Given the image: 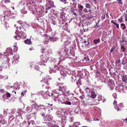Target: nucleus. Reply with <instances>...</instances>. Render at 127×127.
Segmentation results:
<instances>
[{
  "instance_id": "nucleus-63",
  "label": "nucleus",
  "mask_w": 127,
  "mask_h": 127,
  "mask_svg": "<svg viewBox=\"0 0 127 127\" xmlns=\"http://www.w3.org/2000/svg\"><path fill=\"white\" fill-rule=\"evenodd\" d=\"M121 62V61L119 59L117 60H116L115 62V63L116 64H119Z\"/></svg>"
},
{
  "instance_id": "nucleus-47",
  "label": "nucleus",
  "mask_w": 127,
  "mask_h": 127,
  "mask_svg": "<svg viewBox=\"0 0 127 127\" xmlns=\"http://www.w3.org/2000/svg\"><path fill=\"white\" fill-rule=\"evenodd\" d=\"M100 41V40L99 38L97 39H95L93 41V42L95 44H96L97 43H98Z\"/></svg>"
},
{
  "instance_id": "nucleus-52",
  "label": "nucleus",
  "mask_w": 127,
  "mask_h": 127,
  "mask_svg": "<svg viewBox=\"0 0 127 127\" xmlns=\"http://www.w3.org/2000/svg\"><path fill=\"white\" fill-rule=\"evenodd\" d=\"M70 4L71 5H73V8H75L77 5V3H76V1H75V2H73V3H71V2L70 3Z\"/></svg>"
},
{
  "instance_id": "nucleus-57",
  "label": "nucleus",
  "mask_w": 127,
  "mask_h": 127,
  "mask_svg": "<svg viewBox=\"0 0 127 127\" xmlns=\"http://www.w3.org/2000/svg\"><path fill=\"white\" fill-rule=\"evenodd\" d=\"M14 117L13 115L10 116L9 118V119L10 121H12L14 119Z\"/></svg>"
},
{
  "instance_id": "nucleus-11",
  "label": "nucleus",
  "mask_w": 127,
  "mask_h": 127,
  "mask_svg": "<svg viewBox=\"0 0 127 127\" xmlns=\"http://www.w3.org/2000/svg\"><path fill=\"white\" fill-rule=\"evenodd\" d=\"M18 23H19V24H20L21 25V26L22 27L21 28L20 27L19 28H18V26L16 27V29H18V30H21V29H22L23 28H24V27H27L29 26V25L28 24H26V22H23L21 21H18Z\"/></svg>"
},
{
  "instance_id": "nucleus-54",
  "label": "nucleus",
  "mask_w": 127,
  "mask_h": 127,
  "mask_svg": "<svg viewBox=\"0 0 127 127\" xmlns=\"http://www.w3.org/2000/svg\"><path fill=\"white\" fill-rule=\"evenodd\" d=\"M103 97L101 95H99L98 96V99L100 101V100H102Z\"/></svg>"
},
{
  "instance_id": "nucleus-48",
  "label": "nucleus",
  "mask_w": 127,
  "mask_h": 127,
  "mask_svg": "<svg viewBox=\"0 0 127 127\" xmlns=\"http://www.w3.org/2000/svg\"><path fill=\"white\" fill-rule=\"evenodd\" d=\"M62 118H61V120L62 121H64V122H66L67 121V117L64 116V117H62Z\"/></svg>"
},
{
  "instance_id": "nucleus-3",
  "label": "nucleus",
  "mask_w": 127,
  "mask_h": 127,
  "mask_svg": "<svg viewBox=\"0 0 127 127\" xmlns=\"http://www.w3.org/2000/svg\"><path fill=\"white\" fill-rule=\"evenodd\" d=\"M58 88L55 90L54 93H50L49 91H46V94L48 96L50 97L51 96L54 99H56L58 93H61L64 92L65 90V87L63 86L62 83H61L58 85Z\"/></svg>"
},
{
  "instance_id": "nucleus-58",
  "label": "nucleus",
  "mask_w": 127,
  "mask_h": 127,
  "mask_svg": "<svg viewBox=\"0 0 127 127\" xmlns=\"http://www.w3.org/2000/svg\"><path fill=\"white\" fill-rule=\"evenodd\" d=\"M70 54L73 56H74V55H75V53L74 51L71 50L70 51Z\"/></svg>"
},
{
  "instance_id": "nucleus-4",
  "label": "nucleus",
  "mask_w": 127,
  "mask_h": 127,
  "mask_svg": "<svg viewBox=\"0 0 127 127\" xmlns=\"http://www.w3.org/2000/svg\"><path fill=\"white\" fill-rule=\"evenodd\" d=\"M62 85L63 86L65 87V91L61 93H58L57 97L56 99H54V100L55 101L56 100H58L62 104H64V102H65L67 100H68V97L67 96L63 94L65 93V92L66 89V86H65L63 83H62Z\"/></svg>"
},
{
  "instance_id": "nucleus-33",
  "label": "nucleus",
  "mask_w": 127,
  "mask_h": 127,
  "mask_svg": "<svg viewBox=\"0 0 127 127\" xmlns=\"http://www.w3.org/2000/svg\"><path fill=\"white\" fill-rule=\"evenodd\" d=\"M70 10L73 14H74L76 16H77L78 15L77 13L75 12V10L74 8L73 7H71Z\"/></svg>"
},
{
  "instance_id": "nucleus-61",
  "label": "nucleus",
  "mask_w": 127,
  "mask_h": 127,
  "mask_svg": "<svg viewBox=\"0 0 127 127\" xmlns=\"http://www.w3.org/2000/svg\"><path fill=\"white\" fill-rule=\"evenodd\" d=\"M86 7L87 8H89L91 7V4H86Z\"/></svg>"
},
{
  "instance_id": "nucleus-32",
  "label": "nucleus",
  "mask_w": 127,
  "mask_h": 127,
  "mask_svg": "<svg viewBox=\"0 0 127 127\" xmlns=\"http://www.w3.org/2000/svg\"><path fill=\"white\" fill-rule=\"evenodd\" d=\"M53 117L52 116L48 115H47L46 117V119L48 121H51L52 120Z\"/></svg>"
},
{
  "instance_id": "nucleus-12",
  "label": "nucleus",
  "mask_w": 127,
  "mask_h": 127,
  "mask_svg": "<svg viewBox=\"0 0 127 127\" xmlns=\"http://www.w3.org/2000/svg\"><path fill=\"white\" fill-rule=\"evenodd\" d=\"M81 101L83 102L82 105L84 106H86L87 105H88L89 106L94 105L93 102V101L92 99H89L85 103L84 102V101H83L82 100Z\"/></svg>"
},
{
  "instance_id": "nucleus-8",
  "label": "nucleus",
  "mask_w": 127,
  "mask_h": 127,
  "mask_svg": "<svg viewBox=\"0 0 127 127\" xmlns=\"http://www.w3.org/2000/svg\"><path fill=\"white\" fill-rule=\"evenodd\" d=\"M55 32H53L52 33L51 36H50L49 37V39L51 41L53 42L56 41L58 39V38L55 37ZM45 37L47 38L48 39V35H45Z\"/></svg>"
},
{
  "instance_id": "nucleus-51",
  "label": "nucleus",
  "mask_w": 127,
  "mask_h": 127,
  "mask_svg": "<svg viewBox=\"0 0 127 127\" xmlns=\"http://www.w3.org/2000/svg\"><path fill=\"white\" fill-rule=\"evenodd\" d=\"M7 123V121L5 120H2L0 121V123L3 125L6 124Z\"/></svg>"
},
{
  "instance_id": "nucleus-42",
  "label": "nucleus",
  "mask_w": 127,
  "mask_h": 127,
  "mask_svg": "<svg viewBox=\"0 0 127 127\" xmlns=\"http://www.w3.org/2000/svg\"><path fill=\"white\" fill-rule=\"evenodd\" d=\"M58 25L60 27H61L63 26L62 25H63L64 23L62 22V21H61L60 20L58 19Z\"/></svg>"
},
{
  "instance_id": "nucleus-53",
  "label": "nucleus",
  "mask_w": 127,
  "mask_h": 127,
  "mask_svg": "<svg viewBox=\"0 0 127 127\" xmlns=\"http://www.w3.org/2000/svg\"><path fill=\"white\" fill-rule=\"evenodd\" d=\"M64 102V104H65L69 105H70L71 104V103L70 101H68V100H67L65 102Z\"/></svg>"
},
{
  "instance_id": "nucleus-2",
  "label": "nucleus",
  "mask_w": 127,
  "mask_h": 127,
  "mask_svg": "<svg viewBox=\"0 0 127 127\" xmlns=\"http://www.w3.org/2000/svg\"><path fill=\"white\" fill-rule=\"evenodd\" d=\"M58 88L55 90L54 93H50L49 91H46V94L48 96L50 97L51 96L54 99H56L58 93H61L64 92L65 90V87L63 86L62 83H61L58 85Z\"/></svg>"
},
{
  "instance_id": "nucleus-56",
  "label": "nucleus",
  "mask_w": 127,
  "mask_h": 127,
  "mask_svg": "<svg viewBox=\"0 0 127 127\" xmlns=\"http://www.w3.org/2000/svg\"><path fill=\"white\" fill-rule=\"evenodd\" d=\"M121 50L123 52H124L125 51L126 48L124 46H122L121 47Z\"/></svg>"
},
{
  "instance_id": "nucleus-15",
  "label": "nucleus",
  "mask_w": 127,
  "mask_h": 127,
  "mask_svg": "<svg viewBox=\"0 0 127 127\" xmlns=\"http://www.w3.org/2000/svg\"><path fill=\"white\" fill-rule=\"evenodd\" d=\"M45 55L44 57L43 55H42L40 56L41 60V63L42 64L46 63L48 60L49 57H47L46 56L45 57Z\"/></svg>"
},
{
  "instance_id": "nucleus-64",
  "label": "nucleus",
  "mask_w": 127,
  "mask_h": 127,
  "mask_svg": "<svg viewBox=\"0 0 127 127\" xmlns=\"http://www.w3.org/2000/svg\"><path fill=\"white\" fill-rule=\"evenodd\" d=\"M70 119V122H73V120H74V118L72 116L69 117Z\"/></svg>"
},
{
  "instance_id": "nucleus-60",
  "label": "nucleus",
  "mask_w": 127,
  "mask_h": 127,
  "mask_svg": "<svg viewBox=\"0 0 127 127\" xmlns=\"http://www.w3.org/2000/svg\"><path fill=\"white\" fill-rule=\"evenodd\" d=\"M21 11L22 13L23 14H25L27 13V11L25 10L24 9L21 10Z\"/></svg>"
},
{
  "instance_id": "nucleus-62",
  "label": "nucleus",
  "mask_w": 127,
  "mask_h": 127,
  "mask_svg": "<svg viewBox=\"0 0 127 127\" xmlns=\"http://www.w3.org/2000/svg\"><path fill=\"white\" fill-rule=\"evenodd\" d=\"M126 65L123 66V68L124 69L126 70L127 69V60L126 61Z\"/></svg>"
},
{
  "instance_id": "nucleus-40",
  "label": "nucleus",
  "mask_w": 127,
  "mask_h": 127,
  "mask_svg": "<svg viewBox=\"0 0 127 127\" xmlns=\"http://www.w3.org/2000/svg\"><path fill=\"white\" fill-rule=\"evenodd\" d=\"M105 79L104 78L102 77L101 78H100L98 80V81L100 82H101L102 83H105Z\"/></svg>"
},
{
  "instance_id": "nucleus-43",
  "label": "nucleus",
  "mask_w": 127,
  "mask_h": 127,
  "mask_svg": "<svg viewBox=\"0 0 127 127\" xmlns=\"http://www.w3.org/2000/svg\"><path fill=\"white\" fill-rule=\"evenodd\" d=\"M35 62H31L29 64V66L31 68L33 67H34V66Z\"/></svg>"
},
{
  "instance_id": "nucleus-7",
  "label": "nucleus",
  "mask_w": 127,
  "mask_h": 127,
  "mask_svg": "<svg viewBox=\"0 0 127 127\" xmlns=\"http://www.w3.org/2000/svg\"><path fill=\"white\" fill-rule=\"evenodd\" d=\"M15 33L16 35L14 36V38L17 40H19L20 39L21 35L25 37L26 36V34L22 32V31L19 32V30H16Z\"/></svg>"
},
{
  "instance_id": "nucleus-21",
  "label": "nucleus",
  "mask_w": 127,
  "mask_h": 127,
  "mask_svg": "<svg viewBox=\"0 0 127 127\" xmlns=\"http://www.w3.org/2000/svg\"><path fill=\"white\" fill-rule=\"evenodd\" d=\"M42 63L39 62H37L36 61H35L34 68L36 70H37L39 67V66L42 64Z\"/></svg>"
},
{
  "instance_id": "nucleus-37",
  "label": "nucleus",
  "mask_w": 127,
  "mask_h": 127,
  "mask_svg": "<svg viewBox=\"0 0 127 127\" xmlns=\"http://www.w3.org/2000/svg\"><path fill=\"white\" fill-rule=\"evenodd\" d=\"M53 6L54 5H50V4H47L46 6V8L45 9L46 10H48L52 8Z\"/></svg>"
},
{
  "instance_id": "nucleus-39",
  "label": "nucleus",
  "mask_w": 127,
  "mask_h": 127,
  "mask_svg": "<svg viewBox=\"0 0 127 127\" xmlns=\"http://www.w3.org/2000/svg\"><path fill=\"white\" fill-rule=\"evenodd\" d=\"M93 101V104L94 105H96L99 103V101L97 99H92Z\"/></svg>"
},
{
  "instance_id": "nucleus-44",
  "label": "nucleus",
  "mask_w": 127,
  "mask_h": 127,
  "mask_svg": "<svg viewBox=\"0 0 127 127\" xmlns=\"http://www.w3.org/2000/svg\"><path fill=\"white\" fill-rule=\"evenodd\" d=\"M80 111L79 106H77L74 110V112L76 114H78Z\"/></svg>"
},
{
  "instance_id": "nucleus-16",
  "label": "nucleus",
  "mask_w": 127,
  "mask_h": 127,
  "mask_svg": "<svg viewBox=\"0 0 127 127\" xmlns=\"http://www.w3.org/2000/svg\"><path fill=\"white\" fill-rule=\"evenodd\" d=\"M96 95L95 94V92L92 90L90 93V94H89L88 96L86 97V99L88 100L89 98H88V97L89 98L90 97L92 98H94L96 97Z\"/></svg>"
},
{
  "instance_id": "nucleus-41",
  "label": "nucleus",
  "mask_w": 127,
  "mask_h": 127,
  "mask_svg": "<svg viewBox=\"0 0 127 127\" xmlns=\"http://www.w3.org/2000/svg\"><path fill=\"white\" fill-rule=\"evenodd\" d=\"M66 93V94L68 96H73L74 94L73 93H70V92L69 91H68L67 92H66V90H65V93Z\"/></svg>"
},
{
  "instance_id": "nucleus-14",
  "label": "nucleus",
  "mask_w": 127,
  "mask_h": 127,
  "mask_svg": "<svg viewBox=\"0 0 127 127\" xmlns=\"http://www.w3.org/2000/svg\"><path fill=\"white\" fill-rule=\"evenodd\" d=\"M43 79L44 80H43L41 81L42 82H45V84L44 85L42 84V87H43L44 85L46 86L47 85H48L49 84L48 83V79L51 80V78L49 77V76L48 75H46L45 77H44Z\"/></svg>"
},
{
  "instance_id": "nucleus-1",
  "label": "nucleus",
  "mask_w": 127,
  "mask_h": 127,
  "mask_svg": "<svg viewBox=\"0 0 127 127\" xmlns=\"http://www.w3.org/2000/svg\"><path fill=\"white\" fill-rule=\"evenodd\" d=\"M6 51V52H4V53H9L8 55H5L0 53V59H3V61L2 64L3 66L6 68H9L10 65V63H9L10 59L8 58L7 56L12 55L13 53L12 49L10 47L7 48Z\"/></svg>"
},
{
  "instance_id": "nucleus-36",
  "label": "nucleus",
  "mask_w": 127,
  "mask_h": 127,
  "mask_svg": "<svg viewBox=\"0 0 127 127\" xmlns=\"http://www.w3.org/2000/svg\"><path fill=\"white\" fill-rule=\"evenodd\" d=\"M92 91V90H91L89 88H87L85 90V91L87 94H88V95L90 94V93Z\"/></svg>"
},
{
  "instance_id": "nucleus-27",
  "label": "nucleus",
  "mask_w": 127,
  "mask_h": 127,
  "mask_svg": "<svg viewBox=\"0 0 127 127\" xmlns=\"http://www.w3.org/2000/svg\"><path fill=\"white\" fill-rule=\"evenodd\" d=\"M80 125V124L79 122H75L73 124L72 126H69V127H80L79 126Z\"/></svg>"
},
{
  "instance_id": "nucleus-45",
  "label": "nucleus",
  "mask_w": 127,
  "mask_h": 127,
  "mask_svg": "<svg viewBox=\"0 0 127 127\" xmlns=\"http://www.w3.org/2000/svg\"><path fill=\"white\" fill-rule=\"evenodd\" d=\"M123 83H122L121 85L119 86V87H118V89H120L122 91H123L125 90L124 89L125 88V86L123 85Z\"/></svg>"
},
{
  "instance_id": "nucleus-26",
  "label": "nucleus",
  "mask_w": 127,
  "mask_h": 127,
  "mask_svg": "<svg viewBox=\"0 0 127 127\" xmlns=\"http://www.w3.org/2000/svg\"><path fill=\"white\" fill-rule=\"evenodd\" d=\"M113 104L114 106V107L118 111L120 110H121V109L119 108L118 106H117V102L115 100H114V102L113 103Z\"/></svg>"
},
{
  "instance_id": "nucleus-50",
  "label": "nucleus",
  "mask_w": 127,
  "mask_h": 127,
  "mask_svg": "<svg viewBox=\"0 0 127 127\" xmlns=\"http://www.w3.org/2000/svg\"><path fill=\"white\" fill-rule=\"evenodd\" d=\"M121 28L123 30H124L126 28V27L124 24L122 23L121 24Z\"/></svg>"
},
{
  "instance_id": "nucleus-29",
  "label": "nucleus",
  "mask_w": 127,
  "mask_h": 127,
  "mask_svg": "<svg viewBox=\"0 0 127 127\" xmlns=\"http://www.w3.org/2000/svg\"><path fill=\"white\" fill-rule=\"evenodd\" d=\"M20 84L19 83H18V82H16L15 84H14V85L13 87L15 88L16 89H18L19 90V87H18V86H19L20 85Z\"/></svg>"
},
{
  "instance_id": "nucleus-38",
  "label": "nucleus",
  "mask_w": 127,
  "mask_h": 127,
  "mask_svg": "<svg viewBox=\"0 0 127 127\" xmlns=\"http://www.w3.org/2000/svg\"><path fill=\"white\" fill-rule=\"evenodd\" d=\"M63 113L61 111H57V116L59 117H62L63 116L62 113Z\"/></svg>"
},
{
  "instance_id": "nucleus-30",
  "label": "nucleus",
  "mask_w": 127,
  "mask_h": 127,
  "mask_svg": "<svg viewBox=\"0 0 127 127\" xmlns=\"http://www.w3.org/2000/svg\"><path fill=\"white\" fill-rule=\"evenodd\" d=\"M37 106L38 108H39L41 109H43V111H45V107L44 105L40 104L38 106Z\"/></svg>"
},
{
  "instance_id": "nucleus-20",
  "label": "nucleus",
  "mask_w": 127,
  "mask_h": 127,
  "mask_svg": "<svg viewBox=\"0 0 127 127\" xmlns=\"http://www.w3.org/2000/svg\"><path fill=\"white\" fill-rule=\"evenodd\" d=\"M123 83L127 84V75H122Z\"/></svg>"
},
{
  "instance_id": "nucleus-49",
  "label": "nucleus",
  "mask_w": 127,
  "mask_h": 127,
  "mask_svg": "<svg viewBox=\"0 0 127 127\" xmlns=\"http://www.w3.org/2000/svg\"><path fill=\"white\" fill-rule=\"evenodd\" d=\"M36 105L35 102H33L31 106V109H34L36 107Z\"/></svg>"
},
{
  "instance_id": "nucleus-23",
  "label": "nucleus",
  "mask_w": 127,
  "mask_h": 127,
  "mask_svg": "<svg viewBox=\"0 0 127 127\" xmlns=\"http://www.w3.org/2000/svg\"><path fill=\"white\" fill-rule=\"evenodd\" d=\"M71 62L69 63V65L70 66H74L75 64L77 63L75 61V59H71Z\"/></svg>"
},
{
  "instance_id": "nucleus-5",
  "label": "nucleus",
  "mask_w": 127,
  "mask_h": 127,
  "mask_svg": "<svg viewBox=\"0 0 127 127\" xmlns=\"http://www.w3.org/2000/svg\"><path fill=\"white\" fill-rule=\"evenodd\" d=\"M26 4L29 9L31 11L32 13L33 14H35L36 11V8L37 6L35 5V2L33 1H31L30 2L28 1Z\"/></svg>"
},
{
  "instance_id": "nucleus-9",
  "label": "nucleus",
  "mask_w": 127,
  "mask_h": 127,
  "mask_svg": "<svg viewBox=\"0 0 127 127\" xmlns=\"http://www.w3.org/2000/svg\"><path fill=\"white\" fill-rule=\"evenodd\" d=\"M51 60H50V62L51 63L52 62H54L56 63H58V64H60L61 63V62L62 61L64 60L65 59L64 58H63L62 59L61 57H59L58 59L57 60L55 59H54L53 58H51Z\"/></svg>"
},
{
  "instance_id": "nucleus-31",
  "label": "nucleus",
  "mask_w": 127,
  "mask_h": 127,
  "mask_svg": "<svg viewBox=\"0 0 127 127\" xmlns=\"http://www.w3.org/2000/svg\"><path fill=\"white\" fill-rule=\"evenodd\" d=\"M62 29L67 31L68 29V24L67 23H66L65 24L63 25L62 27Z\"/></svg>"
},
{
  "instance_id": "nucleus-25",
  "label": "nucleus",
  "mask_w": 127,
  "mask_h": 127,
  "mask_svg": "<svg viewBox=\"0 0 127 127\" xmlns=\"http://www.w3.org/2000/svg\"><path fill=\"white\" fill-rule=\"evenodd\" d=\"M41 95L45 99H47L48 98V96L46 94V92H45L44 91L42 92V93L41 94Z\"/></svg>"
},
{
  "instance_id": "nucleus-24",
  "label": "nucleus",
  "mask_w": 127,
  "mask_h": 127,
  "mask_svg": "<svg viewBox=\"0 0 127 127\" xmlns=\"http://www.w3.org/2000/svg\"><path fill=\"white\" fill-rule=\"evenodd\" d=\"M71 99L72 100H71V101H72L71 104H72L73 105L76 104V103L78 102L76 98L73 97H72Z\"/></svg>"
},
{
  "instance_id": "nucleus-59",
  "label": "nucleus",
  "mask_w": 127,
  "mask_h": 127,
  "mask_svg": "<svg viewBox=\"0 0 127 127\" xmlns=\"http://www.w3.org/2000/svg\"><path fill=\"white\" fill-rule=\"evenodd\" d=\"M3 113L4 116V117H5L7 114V110L6 109L4 110Z\"/></svg>"
},
{
  "instance_id": "nucleus-34",
  "label": "nucleus",
  "mask_w": 127,
  "mask_h": 127,
  "mask_svg": "<svg viewBox=\"0 0 127 127\" xmlns=\"http://www.w3.org/2000/svg\"><path fill=\"white\" fill-rule=\"evenodd\" d=\"M71 77L72 81H75L77 80L78 78V77L77 75H72L71 76Z\"/></svg>"
},
{
  "instance_id": "nucleus-22",
  "label": "nucleus",
  "mask_w": 127,
  "mask_h": 127,
  "mask_svg": "<svg viewBox=\"0 0 127 127\" xmlns=\"http://www.w3.org/2000/svg\"><path fill=\"white\" fill-rule=\"evenodd\" d=\"M37 14L38 17H41L44 15V12L43 10H41L38 11H37Z\"/></svg>"
},
{
  "instance_id": "nucleus-19",
  "label": "nucleus",
  "mask_w": 127,
  "mask_h": 127,
  "mask_svg": "<svg viewBox=\"0 0 127 127\" xmlns=\"http://www.w3.org/2000/svg\"><path fill=\"white\" fill-rule=\"evenodd\" d=\"M60 73L61 75L63 76L61 77V78L65 77L67 75V74L69 75V74L66 70H61L60 71Z\"/></svg>"
},
{
  "instance_id": "nucleus-28",
  "label": "nucleus",
  "mask_w": 127,
  "mask_h": 127,
  "mask_svg": "<svg viewBox=\"0 0 127 127\" xmlns=\"http://www.w3.org/2000/svg\"><path fill=\"white\" fill-rule=\"evenodd\" d=\"M66 122H64V121H62L61 122L59 123V125L60 126V127H64Z\"/></svg>"
},
{
  "instance_id": "nucleus-6",
  "label": "nucleus",
  "mask_w": 127,
  "mask_h": 127,
  "mask_svg": "<svg viewBox=\"0 0 127 127\" xmlns=\"http://www.w3.org/2000/svg\"><path fill=\"white\" fill-rule=\"evenodd\" d=\"M69 50V48L66 46H65L62 50L58 52L59 54L61 55L60 56L63 58L64 57H68V53Z\"/></svg>"
},
{
  "instance_id": "nucleus-46",
  "label": "nucleus",
  "mask_w": 127,
  "mask_h": 127,
  "mask_svg": "<svg viewBox=\"0 0 127 127\" xmlns=\"http://www.w3.org/2000/svg\"><path fill=\"white\" fill-rule=\"evenodd\" d=\"M19 58V55L17 53L16 54L15 56H13V58L15 61L16 60L17 61Z\"/></svg>"
},
{
  "instance_id": "nucleus-17",
  "label": "nucleus",
  "mask_w": 127,
  "mask_h": 127,
  "mask_svg": "<svg viewBox=\"0 0 127 127\" xmlns=\"http://www.w3.org/2000/svg\"><path fill=\"white\" fill-rule=\"evenodd\" d=\"M24 112L22 111V110L19 109L18 110V111L17 112V114L16 115V116L17 117H18L19 119H22V114Z\"/></svg>"
},
{
  "instance_id": "nucleus-35",
  "label": "nucleus",
  "mask_w": 127,
  "mask_h": 127,
  "mask_svg": "<svg viewBox=\"0 0 127 127\" xmlns=\"http://www.w3.org/2000/svg\"><path fill=\"white\" fill-rule=\"evenodd\" d=\"M25 43L26 44H31L32 43L31 39H27L25 40Z\"/></svg>"
},
{
  "instance_id": "nucleus-18",
  "label": "nucleus",
  "mask_w": 127,
  "mask_h": 127,
  "mask_svg": "<svg viewBox=\"0 0 127 127\" xmlns=\"http://www.w3.org/2000/svg\"><path fill=\"white\" fill-rule=\"evenodd\" d=\"M35 124L33 120H31L29 121L28 123V127H35Z\"/></svg>"
},
{
  "instance_id": "nucleus-13",
  "label": "nucleus",
  "mask_w": 127,
  "mask_h": 127,
  "mask_svg": "<svg viewBox=\"0 0 127 127\" xmlns=\"http://www.w3.org/2000/svg\"><path fill=\"white\" fill-rule=\"evenodd\" d=\"M4 14L5 15L3 17V18H1V19H2V18L4 17H5L6 18H7L8 17L12 18H14L15 17V16L11 17L12 14L10 11H5L4 12Z\"/></svg>"
},
{
  "instance_id": "nucleus-10",
  "label": "nucleus",
  "mask_w": 127,
  "mask_h": 127,
  "mask_svg": "<svg viewBox=\"0 0 127 127\" xmlns=\"http://www.w3.org/2000/svg\"><path fill=\"white\" fill-rule=\"evenodd\" d=\"M108 84L107 86L109 88H110L111 90H112L114 88L115 85L113 80L110 79L108 82Z\"/></svg>"
},
{
  "instance_id": "nucleus-55",
  "label": "nucleus",
  "mask_w": 127,
  "mask_h": 127,
  "mask_svg": "<svg viewBox=\"0 0 127 127\" xmlns=\"http://www.w3.org/2000/svg\"><path fill=\"white\" fill-rule=\"evenodd\" d=\"M64 69V67L62 65H60L59 68V70L60 71L61 70H63Z\"/></svg>"
}]
</instances>
